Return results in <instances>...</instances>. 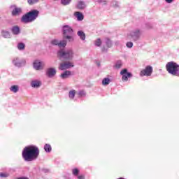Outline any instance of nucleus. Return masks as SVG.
<instances>
[{"mask_svg":"<svg viewBox=\"0 0 179 179\" xmlns=\"http://www.w3.org/2000/svg\"><path fill=\"white\" fill-rule=\"evenodd\" d=\"M38 155H40V150L34 145L25 147L22 151V157L25 162L36 160L38 157Z\"/></svg>","mask_w":179,"mask_h":179,"instance_id":"f257e3e1","label":"nucleus"},{"mask_svg":"<svg viewBox=\"0 0 179 179\" xmlns=\"http://www.w3.org/2000/svg\"><path fill=\"white\" fill-rule=\"evenodd\" d=\"M40 14V12L37 10H32L21 17V22L22 23H32V22H34L36 19L38 17V15Z\"/></svg>","mask_w":179,"mask_h":179,"instance_id":"f03ea898","label":"nucleus"},{"mask_svg":"<svg viewBox=\"0 0 179 179\" xmlns=\"http://www.w3.org/2000/svg\"><path fill=\"white\" fill-rule=\"evenodd\" d=\"M57 56L66 61H72L75 57V52L72 48L62 49L57 52Z\"/></svg>","mask_w":179,"mask_h":179,"instance_id":"7ed1b4c3","label":"nucleus"},{"mask_svg":"<svg viewBox=\"0 0 179 179\" xmlns=\"http://www.w3.org/2000/svg\"><path fill=\"white\" fill-rule=\"evenodd\" d=\"M166 69L173 76H179V65L174 62H169L166 65Z\"/></svg>","mask_w":179,"mask_h":179,"instance_id":"20e7f679","label":"nucleus"},{"mask_svg":"<svg viewBox=\"0 0 179 179\" xmlns=\"http://www.w3.org/2000/svg\"><path fill=\"white\" fill-rule=\"evenodd\" d=\"M141 30L134 29L127 35V37L129 38H132L133 41H138V40H139V37H141Z\"/></svg>","mask_w":179,"mask_h":179,"instance_id":"39448f33","label":"nucleus"},{"mask_svg":"<svg viewBox=\"0 0 179 179\" xmlns=\"http://www.w3.org/2000/svg\"><path fill=\"white\" fill-rule=\"evenodd\" d=\"M64 62L62 63H60L59 66V71H66V69H69L71 68H73L75 65H73V62Z\"/></svg>","mask_w":179,"mask_h":179,"instance_id":"423d86ee","label":"nucleus"},{"mask_svg":"<svg viewBox=\"0 0 179 179\" xmlns=\"http://www.w3.org/2000/svg\"><path fill=\"white\" fill-rule=\"evenodd\" d=\"M13 64L15 66H17V68H22V66H24V65H26V59L15 57L13 59Z\"/></svg>","mask_w":179,"mask_h":179,"instance_id":"0eeeda50","label":"nucleus"},{"mask_svg":"<svg viewBox=\"0 0 179 179\" xmlns=\"http://www.w3.org/2000/svg\"><path fill=\"white\" fill-rule=\"evenodd\" d=\"M152 73H153V67L152 66H147L141 71L140 76H152Z\"/></svg>","mask_w":179,"mask_h":179,"instance_id":"6e6552de","label":"nucleus"},{"mask_svg":"<svg viewBox=\"0 0 179 179\" xmlns=\"http://www.w3.org/2000/svg\"><path fill=\"white\" fill-rule=\"evenodd\" d=\"M10 8L12 10V16H20V15H22V13H23V8L17 7L16 5L10 6Z\"/></svg>","mask_w":179,"mask_h":179,"instance_id":"1a4fd4ad","label":"nucleus"},{"mask_svg":"<svg viewBox=\"0 0 179 179\" xmlns=\"http://www.w3.org/2000/svg\"><path fill=\"white\" fill-rule=\"evenodd\" d=\"M120 75H122V80L123 82H127L128 78H131L132 74L131 73H128V70L127 69H124L120 71Z\"/></svg>","mask_w":179,"mask_h":179,"instance_id":"9d476101","label":"nucleus"},{"mask_svg":"<svg viewBox=\"0 0 179 179\" xmlns=\"http://www.w3.org/2000/svg\"><path fill=\"white\" fill-rule=\"evenodd\" d=\"M104 43L106 47L103 45L101 48V51L103 52H107L108 51V48H111L113 47V42H111V40H110V38H106Z\"/></svg>","mask_w":179,"mask_h":179,"instance_id":"9b49d317","label":"nucleus"},{"mask_svg":"<svg viewBox=\"0 0 179 179\" xmlns=\"http://www.w3.org/2000/svg\"><path fill=\"white\" fill-rule=\"evenodd\" d=\"M63 36L72 35L73 34V29L69 25H64L62 27Z\"/></svg>","mask_w":179,"mask_h":179,"instance_id":"f8f14e48","label":"nucleus"},{"mask_svg":"<svg viewBox=\"0 0 179 179\" xmlns=\"http://www.w3.org/2000/svg\"><path fill=\"white\" fill-rule=\"evenodd\" d=\"M34 69L36 71H43L44 69V63L40 62V60H36L34 62Z\"/></svg>","mask_w":179,"mask_h":179,"instance_id":"ddd939ff","label":"nucleus"},{"mask_svg":"<svg viewBox=\"0 0 179 179\" xmlns=\"http://www.w3.org/2000/svg\"><path fill=\"white\" fill-rule=\"evenodd\" d=\"M87 6V5H86V2H85L82 0L78 1L76 6L77 9H78L80 10H83L84 9H86Z\"/></svg>","mask_w":179,"mask_h":179,"instance_id":"4468645a","label":"nucleus"},{"mask_svg":"<svg viewBox=\"0 0 179 179\" xmlns=\"http://www.w3.org/2000/svg\"><path fill=\"white\" fill-rule=\"evenodd\" d=\"M46 75L48 78H54L55 75H57V69L55 68H49L46 71Z\"/></svg>","mask_w":179,"mask_h":179,"instance_id":"2eb2a0df","label":"nucleus"},{"mask_svg":"<svg viewBox=\"0 0 179 179\" xmlns=\"http://www.w3.org/2000/svg\"><path fill=\"white\" fill-rule=\"evenodd\" d=\"M10 30H11L12 34H13L14 36H19V34H20V27H19V26L17 25L13 26L10 29Z\"/></svg>","mask_w":179,"mask_h":179,"instance_id":"dca6fc26","label":"nucleus"},{"mask_svg":"<svg viewBox=\"0 0 179 179\" xmlns=\"http://www.w3.org/2000/svg\"><path fill=\"white\" fill-rule=\"evenodd\" d=\"M31 87H34L35 89H38L40 86H41V81L38 80H34L31 82Z\"/></svg>","mask_w":179,"mask_h":179,"instance_id":"f3484780","label":"nucleus"},{"mask_svg":"<svg viewBox=\"0 0 179 179\" xmlns=\"http://www.w3.org/2000/svg\"><path fill=\"white\" fill-rule=\"evenodd\" d=\"M74 16H76L78 22H82V20L85 19V16L83 15V14L79 11L74 13Z\"/></svg>","mask_w":179,"mask_h":179,"instance_id":"a211bd4d","label":"nucleus"},{"mask_svg":"<svg viewBox=\"0 0 179 179\" xmlns=\"http://www.w3.org/2000/svg\"><path fill=\"white\" fill-rule=\"evenodd\" d=\"M71 75V73L70 71H66L60 75V78L62 79H68V78H69Z\"/></svg>","mask_w":179,"mask_h":179,"instance_id":"6ab92c4d","label":"nucleus"},{"mask_svg":"<svg viewBox=\"0 0 179 179\" xmlns=\"http://www.w3.org/2000/svg\"><path fill=\"white\" fill-rule=\"evenodd\" d=\"M77 34L78 37H80V40H82L83 41H85V40H86V34H85V32H83V31H78L77 32Z\"/></svg>","mask_w":179,"mask_h":179,"instance_id":"aec40b11","label":"nucleus"},{"mask_svg":"<svg viewBox=\"0 0 179 179\" xmlns=\"http://www.w3.org/2000/svg\"><path fill=\"white\" fill-rule=\"evenodd\" d=\"M1 36L4 37V38H10V33L8 31H1Z\"/></svg>","mask_w":179,"mask_h":179,"instance_id":"412c9836","label":"nucleus"},{"mask_svg":"<svg viewBox=\"0 0 179 179\" xmlns=\"http://www.w3.org/2000/svg\"><path fill=\"white\" fill-rule=\"evenodd\" d=\"M63 38L64 40H68L69 43H72L75 39L73 38V36L71 35H63Z\"/></svg>","mask_w":179,"mask_h":179,"instance_id":"4be33fe9","label":"nucleus"},{"mask_svg":"<svg viewBox=\"0 0 179 179\" xmlns=\"http://www.w3.org/2000/svg\"><path fill=\"white\" fill-rule=\"evenodd\" d=\"M76 94V91L75 90H71L69 92V97L71 100H73L75 99V95Z\"/></svg>","mask_w":179,"mask_h":179,"instance_id":"5701e85b","label":"nucleus"},{"mask_svg":"<svg viewBox=\"0 0 179 179\" xmlns=\"http://www.w3.org/2000/svg\"><path fill=\"white\" fill-rule=\"evenodd\" d=\"M10 90L13 92V93H17V92H19V85H12L10 87Z\"/></svg>","mask_w":179,"mask_h":179,"instance_id":"b1692460","label":"nucleus"},{"mask_svg":"<svg viewBox=\"0 0 179 179\" xmlns=\"http://www.w3.org/2000/svg\"><path fill=\"white\" fill-rule=\"evenodd\" d=\"M17 47V49L20 50V51H23V50L26 48V45H24V43H19Z\"/></svg>","mask_w":179,"mask_h":179,"instance_id":"393cba45","label":"nucleus"},{"mask_svg":"<svg viewBox=\"0 0 179 179\" xmlns=\"http://www.w3.org/2000/svg\"><path fill=\"white\" fill-rule=\"evenodd\" d=\"M102 85L103 86H107L110 85V78H105L102 80Z\"/></svg>","mask_w":179,"mask_h":179,"instance_id":"a878e982","label":"nucleus"},{"mask_svg":"<svg viewBox=\"0 0 179 179\" xmlns=\"http://www.w3.org/2000/svg\"><path fill=\"white\" fill-rule=\"evenodd\" d=\"M44 150L47 152V153H50L52 150L51 145L50 144H45L44 146Z\"/></svg>","mask_w":179,"mask_h":179,"instance_id":"bb28decb","label":"nucleus"},{"mask_svg":"<svg viewBox=\"0 0 179 179\" xmlns=\"http://www.w3.org/2000/svg\"><path fill=\"white\" fill-rule=\"evenodd\" d=\"M59 47H66V40L59 41Z\"/></svg>","mask_w":179,"mask_h":179,"instance_id":"cd10ccee","label":"nucleus"},{"mask_svg":"<svg viewBox=\"0 0 179 179\" xmlns=\"http://www.w3.org/2000/svg\"><path fill=\"white\" fill-rule=\"evenodd\" d=\"M122 66V61L119 60L116 62L115 67L116 68V69H120V68H121Z\"/></svg>","mask_w":179,"mask_h":179,"instance_id":"c85d7f7f","label":"nucleus"},{"mask_svg":"<svg viewBox=\"0 0 179 179\" xmlns=\"http://www.w3.org/2000/svg\"><path fill=\"white\" fill-rule=\"evenodd\" d=\"M101 39L99 38L94 41V45H96V47H101Z\"/></svg>","mask_w":179,"mask_h":179,"instance_id":"c756f323","label":"nucleus"},{"mask_svg":"<svg viewBox=\"0 0 179 179\" xmlns=\"http://www.w3.org/2000/svg\"><path fill=\"white\" fill-rule=\"evenodd\" d=\"M111 6L113 8H120V3H118V1H113L111 3Z\"/></svg>","mask_w":179,"mask_h":179,"instance_id":"7c9ffc66","label":"nucleus"},{"mask_svg":"<svg viewBox=\"0 0 179 179\" xmlns=\"http://www.w3.org/2000/svg\"><path fill=\"white\" fill-rule=\"evenodd\" d=\"M71 1L72 0H61V3L64 6L69 5V3H71Z\"/></svg>","mask_w":179,"mask_h":179,"instance_id":"2f4dec72","label":"nucleus"},{"mask_svg":"<svg viewBox=\"0 0 179 179\" xmlns=\"http://www.w3.org/2000/svg\"><path fill=\"white\" fill-rule=\"evenodd\" d=\"M40 0H27V3L29 5H34L37 3Z\"/></svg>","mask_w":179,"mask_h":179,"instance_id":"473e14b6","label":"nucleus"},{"mask_svg":"<svg viewBox=\"0 0 179 179\" xmlns=\"http://www.w3.org/2000/svg\"><path fill=\"white\" fill-rule=\"evenodd\" d=\"M51 44L52 45H58V47H59V41L57 39H54L51 41Z\"/></svg>","mask_w":179,"mask_h":179,"instance_id":"72a5a7b5","label":"nucleus"},{"mask_svg":"<svg viewBox=\"0 0 179 179\" xmlns=\"http://www.w3.org/2000/svg\"><path fill=\"white\" fill-rule=\"evenodd\" d=\"M78 96L80 97H85L86 96V92H85L84 90H81L78 92Z\"/></svg>","mask_w":179,"mask_h":179,"instance_id":"f704fd0d","label":"nucleus"},{"mask_svg":"<svg viewBox=\"0 0 179 179\" xmlns=\"http://www.w3.org/2000/svg\"><path fill=\"white\" fill-rule=\"evenodd\" d=\"M72 173H73V174L74 175V176H78L79 175V169H73V170H72Z\"/></svg>","mask_w":179,"mask_h":179,"instance_id":"c9c22d12","label":"nucleus"},{"mask_svg":"<svg viewBox=\"0 0 179 179\" xmlns=\"http://www.w3.org/2000/svg\"><path fill=\"white\" fill-rule=\"evenodd\" d=\"M0 177H1V178H6V177H9V173H1Z\"/></svg>","mask_w":179,"mask_h":179,"instance_id":"e433bc0d","label":"nucleus"},{"mask_svg":"<svg viewBox=\"0 0 179 179\" xmlns=\"http://www.w3.org/2000/svg\"><path fill=\"white\" fill-rule=\"evenodd\" d=\"M126 46L127 47V48H132V47H134V43L127 42Z\"/></svg>","mask_w":179,"mask_h":179,"instance_id":"4c0bfd02","label":"nucleus"},{"mask_svg":"<svg viewBox=\"0 0 179 179\" xmlns=\"http://www.w3.org/2000/svg\"><path fill=\"white\" fill-rule=\"evenodd\" d=\"M95 2H99V3H103L104 5H107L106 0H95Z\"/></svg>","mask_w":179,"mask_h":179,"instance_id":"58836bf2","label":"nucleus"},{"mask_svg":"<svg viewBox=\"0 0 179 179\" xmlns=\"http://www.w3.org/2000/svg\"><path fill=\"white\" fill-rule=\"evenodd\" d=\"M115 45L117 47H120V45H121V42H120V41H117L115 43Z\"/></svg>","mask_w":179,"mask_h":179,"instance_id":"ea45409f","label":"nucleus"},{"mask_svg":"<svg viewBox=\"0 0 179 179\" xmlns=\"http://www.w3.org/2000/svg\"><path fill=\"white\" fill-rule=\"evenodd\" d=\"M78 179H85V176H78Z\"/></svg>","mask_w":179,"mask_h":179,"instance_id":"a19ab883","label":"nucleus"},{"mask_svg":"<svg viewBox=\"0 0 179 179\" xmlns=\"http://www.w3.org/2000/svg\"><path fill=\"white\" fill-rule=\"evenodd\" d=\"M167 3H171L173 0H165Z\"/></svg>","mask_w":179,"mask_h":179,"instance_id":"79ce46f5","label":"nucleus"},{"mask_svg":"<svg viewBox=\"0 0 179 179\" xmlns=\"http://www.w3.org/2000/svg\"><path fill=\"white\" fill-rule=\"evenodd\" d=\"M17 179H29V178H26V177H20V178H18Z\"/></svg>","mask_w":179,"mask_h":179,"instance_id":"37998d69","label":"nucleus"},{"mask_svg":"<svg viewBox=\"0 0 179 179\" xmlns=\"http://www.w3.org/2000/svg\"><path fill=\"white\" fill-rule=\"evenodd\" d=\"M118 179H124V178H118Z\"/></svg>","mask_w":179,"mask_h":179,"instance_id":"c03bdc74","label":"nucleus"},{"mask_svg":"<svg viewBox=\"0 0 179 179\" xmlns=\"http://www.w3.org/2000/svg\"><path fill=\"white\" fill-rule=\"evenodd\" d=\"M54 1H58V0H54Z\"/></svg>","mask_w":179,"mask_h":179,"instance_id":"a18cd8bd","label":"nucleus"}]
</instances>
